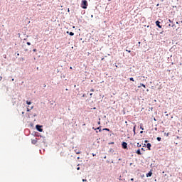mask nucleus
I'll return each instance as SVG.
<instances>
[{"label":"nucleus","mask_w":182,"mask_h":182,"mask_svg":"<svg viewBox=\"0 0 182 182\" xmlns=\"http://www.w3.org/2000/svg\"><path fill=\"white\" fill-rule=\"evenodd\" d=\"M90 97H92V96H93V93H90Z\"/></svg>","instance_id":"obj_44"},{"label":"nucleus","mask_w":182,"mask_h":182,"mask_svg":"<svg viewBox=\"0 0 182 182\" xmlns=\"http://www.w3.org/2000/svg\"><path fill=\"white\" fill-rule=\"evenodd\" d=\"M136 153L138 154V156H141V154H143V153H141V151L140 149H138L136 151Z\"/></svg>","instance_id":"obj_9"},{"label":"nucleus","mask_w":182,"mask_h":182,"mask_svg":"<svg viewBox=\"0 0 182 182\" xmlns=\"http://www.w3.org/2000/svg\"><path fill=\"white\" fill-rule=\"evenodd\" d=\"M160 23H161V22H160V21H159V20L155 21L156 26L159 28V29H161L163 28V26L161 25Z\"/></svg>","instance_id":"obj_5"},{"label":"nucleus","mask_w":182,"mask_h":182,"mask_svg":"<svg viewBox=\"0 0 182 182\" xmlns=\"http://www.w3.org/2000/svg\"><path fill=\"white\" fill-rule=\"evenodd\" d=\"M91 18H93V15L92 14L91 15Z\"/></svg>","instance_id":"obj_64"},{"label":"nucleus","mask_w":182,"mask_h":182,"mask_svg":"<svg viewBox=\"0 0 182 182\" xmlns=\"http://www.w3.org/2000/svg\"><path fill=\"white\" fill-rule=\"evenodd\" d=\"M119 181H124L125 179L122 178V176H119Z\"/></svg>","instance_id":"obj_22"},{"label":"nucleus","mask_w":182,"mask_h":182,"mask_svg":"<svg viewBox=\"0 0 182 182\" xmlns=\"http://www.w3.org/2000/svg\"><path fill=\"white\" fill-rule=\"evenodd\" d=\"M30 126H31V127H33V123H31V124H30Z\"/></svg>","instance_id":"obj_34"},{"label":"nucleus","mask_w":182,"mask_h":182,"mask_svg":"<svg viewBox=\"0 0 182 182\" xmlns=\"http://www.w3.org/2000/svg\"><path fill=\"white\" fill-rule=\"evenodd\" d=\"M139 127V129H141V130H144V127H143V123L140 124Z\"/></svg>","instance_id":"obj_16"},{"label":"nucleus","mask_w":182,"mask_h":182,"mask_svg":"<svg viewBox=\"0 0 182 182\" xmlns=\"http://www.w3.org/2000/svg\"><path fill=\"white\" fill-rule=\"evenodd\" d=\"M141 151H146V149H144V148H141Z\"/></svg>","instance_id":"obj_32"},{"label":"nucleus","mask_w":182,"mask_h":182,"mask_svg":"<svg viewBox=\"0 0 182 182\" xmlns=\"http://www.w3.org/2000/svg\"><path fill=\"white\" fill-rule=\"evenodd\" d=\"M176 139H180V136H176Z\"/></svg>","instance_id":"obj_58"},{"label":"nucleus","mask_w":182,"mask_h":182,"mask_svg":"<svg viewBox=\"0 0 182 182\" xmlns=\"http://www.w3.org/2000/svg\"><path fill=\"white\" fill-rule=\"evenodd\" d=\"M36 129L37 130V132L42 133V132H43V125L36 124Z\"/></svg>","instance_id":"obj_3"},{"label":"nucleus","mask_w":182,"mask_h":182,"mask_svg":"<svg viewBox=\"0 0 182 182\" xmlns=\"http://www.w3.org/2000/svg\"><path fill=\"white\" fill-rule=\"evenodd\" d=\"M144 143H149V140H145Z\"/></svg>","instance_id":"obj_42"},{"label":"nucleus","mask_w":182,"mask_h":182,"mask_svg":"<svg viewBox=\"0 0 182 182\" xmlns=\"http://www.w3.org/2000/svg\"><path fill=\"white\" fill-rule=\"evenodd\" d=\"M76 154H80V151L76 152Z\"/></svg>","instance_id":"obj_47"},{"label":"nucleus","mask_w":182,"mask_h":182,"mask_svg":"<svg viewBox=\"0 0 182 182\" xmlns=\"http://www.w3.org/2000/svg\"><path fill=\"white\" fill-rule=\"evenodd\" d=\"M154 130H156V132H157V127H156V128L154 129Z\"/></svg>","instance_id":"obj_62"},{"label":"nucleus","mask_w":182,"mask_h":182,"mask_svg":"<svg viewBox=\"0 0 182 182\" xmlns=\"http://www.w3.org/2000/svg\"><path fill=\"white\" fill-rule=\"evenodd\" d=\"M137 147H139V148H140V147H141V144H140V143H137Z\"/></svg>","instance_id":"obj_25"},{"label":"nucleus","mask_w":182,"mask_h":182,"mask_svg":"<svg viewBox=\"0 0 182 182\" xmlns=\"http://www.w3.org/2000/svg\"><path fill=\"white\" fill-rule=\"evenodd\" d=\"M159 33L160 35H164V31H161Z\"/></svg>","instance_id":"obj_29"},{"label":"nucleus","mask_w":182,"mask_h":182,"mask_svg":"<svg viewBox=\"0 0 182 182\" xmlns=\"http://www.w3.org/2000/svg\"><path fill=\"white\" fill-rule=\"evenodd\" d=\"M143 133H145V132H143V130L140 132V134H143Z\"/></svg>","instance_id":"obj_35"},{"label":"nucleus","mask_w":182,"mask_h":182,"mask_svg":"<svg viewBox=\"0 0 182 182\" xmlns=\"http://www.w3.org/2000/svg\"><path fill=\"white\" fill-rule=\"evenodd\" d=\"M77 170H80V167H77Z\"/></svg>","instance_id":"obj_49"},{"label":"nucleus","mask_w":182,"mask_h":182,"mask_svg":"<svg viewBox=\"0 0 182 182\" xmlns=\"http://www.w3.org/2000/svg\"><path fill=\"white\" fill-rule=\"evenodd\" d=\"M70 69H71V70H72V69H73V68L72 66H70Z\"/></svg>","instance_id":"obj_63"},{"label":"nucleus","mask_w":182,"mask_h":182,"mask_svg":"<svg viewBox=\"0 0 182 182\" xmlns=\"http://www.w3.org/2000/svg\"><path fill=\"white\" fill-rule=\"evenodd\" d=\"M171 26H172V28H173V29H176V24L172 23Z\"/></svg>","instance_id":"obj_23"},{"label":"nucleus","mask_w":182,"mask_h":182,"mask_svg":"<svg viewBox=\"0 0 182 182\" xmlns=\"http://www.w3.org/2000/svg\"><path fill=\"white\" fill-rule=\"evenodd\" d=\"M169 134H170V133H164V136H169Z\"/></svg>","instance_id":"obj_27"},{"label":"nucleus","mask_w":182,"mask_h":182,"mask_svg":"<svg viewBox=\"0 0 182 182\" xmlns=\"http://www.w3.org/2000/svg\"><path fill=\"white\" fill-rule=\"evenodd\" d=\"M26 45H28V46H31V42L28 41V42L26 43Z\"/></svg>","instance_id":"obj_28"},{"label":"nucleus","mask_w":182,"mask_h":182,"mask_svg":"<svg viewBox=\"0 0 182 182\" xmlns=\"http://www.w3.org/2000/svg\"><path fill=\"white\" fill-rule=\"evenodd\" d=\"M33 52H38V50L36 48L33 49Z\"/></svg>","instance_id":"obj_30"},{"label":"nucleus","mask_w":182,"mask_h":182,"mask_svg":"<svg viewBox=\"0 0 182 182\" xmlns=\"http://www.w3.org/2000/svg\"><path fill=\"white\" fill-rule=\"evenodd\" d=\"M68 12H70V9L69 8L68 9Z\"/></svg>","instance_id":"obj_53"},{"label":"nucleus","mask_w":182,"mask_h":182,"mask_svg":"<svg viewBox=\"0 0 182 182\" xmlns=\"http://www.w3.org/2000/svg\"><path fill=\"white\" fill-rule=\"evenodd\" d=\"M102 131L110 132V129H109V128H103Z\"/></svg>","instance_id":"obj_17"},{"label":"nucleus","mask_w":182,"mask_h":182,"mask_svg":"<svg viewBox=\"0 0 182 182\" xmlns=\"http://www.w3.org/2000/svg\"><path fill=\"white\" fill-rule=\"evenodd\" d=\"M23 41H28V38H24Z\"/></svg>","instance_id":"obj_61"},{"label":"nucleus","mask_w":182,"mask_h":182,"mask_svg":"<svg viewBox=\"0 0 182 182\" xmlns=\"http://www.w3.org/2000/svg\"><path fill=\"white\" fill-rule=\"evenodd\" d=\"M89 6V3H87V0H82L80 6L82 9H87V6Z\"/></svg>","instance_id":"obj_1"},{"label":"nucleus","mask_w":182,"mask_h":182,"mask_svg":"<svg viewBox=\"0 0 182 182\" xmlns=\"http://www.w3.org/2000/svg\"><path fill=\"white\" fill-rule=\"evenodd\" d=\"M16 56H19V53H16Z\"/></svg>","instance_id":"obj_52"},{"label":"nucleus","mask_w":182,"mask_h":182,"mask_svg":"<svg viewBox=\"0 0 182 182\" xmlns=\"http://www.w3.org/2000/svg\"><path fill=\"white\" fill-rule=\"evenodd\" d=\"M92 130H95L96 133H99V132H102V126H100L97 128L92 127Z\"/></svg>","instance_id":"obj_6"},{"label":"nucleus","mask_w":182,"mask_h":182,"mask_svg":"<svg viewBox=\"0 0 182 182\" xmlns=\"http://www.w3.org/2000/svg\"><path fill=\"white\" fill-rule=\"evenodd\" d=\"M63 79H65V77H66V75H63Z\"/></svg>","instance_id":"obj_57"},{"label":"nucleus","mask_w":182,"mask_h":182,"mask_svg":"<svg viewBox=\"0 0 182 182\" xmlns=\"http://www.w3.org/2000/svg\"><path fill=\"white\" fill-rule=\"evenodd\" d=\"M32 144H36L38 143V139L31 140Z\"/></svg>","instance_id":"obj_11"},{"label":"nucleus","mask_w":182,"mask_h":182,"mask_svg":"<svg viewBox=\"0 0 182 182\" xmlns=\"http://www.w3.org/2000/svg\"><path fill=\"white\" fill-rule=\"evenodd\" d=\"M154 122H157V119H156V117H154Z\"/></svg>","instance_id":"obj_48"},{"label":"nucleus","mask_w":182,"mask_h":182,"mask_svg":"<svg viewBox=\"0 0 182 182\" xmlns=\"http://www.w3.org/2000/svg\"><path fill=\"white\" fill-rule=\"evenodd\" d=\"M144 87V89H146V85H144V83H141L139 86H138V87Z\"/></svg>","instance_id":"obj_15"},{"label":"nucleus","mask_w":182,"mask_h":182,"mask_svg":"<svg viewBox=\"0 0 182 182\" xmlns=\"http://www.w3.org/2000/svg\"><path fill=\"white\" fill-rule=\"evenodd\" d=\"M131 82H134V78L133 77H129Z\"/></svg>","instance_id":"obj_20"},{"label":"nucleus","mask_w":182,"mask_h":182,"mask_svg":"<svg viewBox=\"0 0 182 182\" xmlns=\"http://www.w3.org/2000/svg\"><path fill=\"white\" fill-rule=\"evenodd\" d=\"M85 13V10L82 11V14H84Z\"/></svg>","instance_id":"obj_46"},{"label":"nucleus","mask_w":182,"mask_h":182,"mask_svg":"<svg viewBox=\"0 0 182 182\" xmlns=\"http://www.w3.org/2000/svg\"><path fill=\"white\" fill-rule=\"evenodd\" d=\"M177 49V46L173 45L172 48H170V52H173V50H176Z\"/></svg>","instance_id":"obj_7"},{"label":"nucleus","mask_w":182,"mask_h":182,"mask_svg":"<svg viewBox=\"0 0 182 182\" xmlns=\"http://www.w3.org/2000/svg\"><path fill=\"white\" fill-rule=\"evenodd\" d=\"M82 97H86V94H83Z\"/></svg>","instance_id":"obj_40"},{"label":"nucleus","mask_w":182,"mask_h":182,"mask_svg":"<svg viewBox=\"0 0 182 182\" xmlns=\"http://www.w3.org/2000/svg\"><path fill=\"white\" fill-rule=\"evenodd\" d=\"M90 92H95V89L92 88V89L90 90Z\"/></svg>","instance_id":"obj_37"},{"label":"nucleus","mask_w":182,"mask_h":182,"mask_svg":"<svg viewBox=\"0 0 182 182\" xmlns=\"http://www.w3.org/2000/svg\"><path fill=\"white\" fill-rule=\"evenodd\" d=\"M92 154V156H93V157H95V156H97V153H92V154Z\"/></svg>","instance_id":"obj_26"},{"label":"nucleus","mask_w":182,"mask_h":182,"mask_svg":"<svg viewBox=\"0 0 182 182\" xmlns=\"http://www.w3.org/2000/svg\"><path fill=\"white\" fill-rule=\"evenodd\" d=\"M2 80V76H0V81Z\"/></svg>","instance_id":"obj_54"},{"label":"nucleus","mask_w":182,"mask_h":182,"mask_svg":"<svg viewBox=\"0 0 182 182\" xmlns=\"http://www.w3.org/2000/svg\"><path fill=\"white\" fill-rule=\"evenodd\" d=\"M125 50H126V52H128V53H132V50H130L126 49Z\"/></svg>","instance_id":"obj_24"},{"label":"nucleus","mask_w":182,"mask_h":182,"mask_svg":"<svg viewBox=\"0 0 182 182\" xmlns=\"http://www.w3.org/2000/svg\"><path fill=\"white\" fill-rule=\"evenodd\" d=\"M97 124H100V121H99V122H97Z\"/></svg>","instance_id":"obj_60"},{"label":"nucleus","mask_w":182,"mask_h":182,"mask_svg":"<svg viewBox=\"0 0 182 182\" xmlns=\"http://www.w3.org/2000/svg\"><path fill=\"white\" fill-rule=\"evenodd\" d=\"M108 144H109V145H110V144H114V142H109Z\"/></svg>","instance_id":"obj_33"},{"label":"nucleus","mask_w":182,"mask_h":182,"mask_svg":"<svg viewBox=\"0 0 182 182\" xmlns=\"http://www.w3.org/2000/svg\"><path fill=\"white\" fill-rule=\"evenodd\" d=\"M33 136H34V137H42L43 138V143H45V141H46V139L45 136H42L41 134V133L38 132H33V134H32Z\"/></svg>","instance_id":"obj_2"},{"label":"nucleus","mask_w":182,"mask_h":182,"mask_svg":"<svg viewBox=\"0 0 182 182\" xmlns=\"http://www.w3.org/2000/svg\"><path fill=\"white\" fill-rule=\"evenodd\" d=\"M156 6H160V4H156Z\"/></svg>","instance_id":"obj_55"},{"label":"nucleus","mask_w":182,"mask_h":182,"mask_svg":"<svg viewBox=\"0 0 182 182\" xmlns=\"http://www.w3.org/2000/svg\"><path fill=\"white\" fill-rule=\"evenodd\" d=\"M26 105H28V106H31V105H32V102H31V101H29V100L26 101Z\"/></svg>","instance_id":"obj_14"},{"label":"nucleus","mask_w":182,"mask_h":182,"mask_svg":"<svg viewBox=\"0 0 182 182\" xmlns=\"http://www.w3.org/2000/svg\"><path fill=\"white\" fill-rule=\"evenodd\" d=\"M121 146L124 150H129V148L127 147V142L126 141H122L121 144Z\"/></svg>","instance_id":"obj_4"},{"label":"nucleus","mask_w":182,"mask_h":182,"mask_svg":"<svg viewBox=\"0 0 182 182\" xmlns=\"http://www.w3.org/2000/svg\"><path fill=\"white\" fill-rule=\"evenodd\" d=\"M156 140H157L158 141H161V137L158 136V137L156 138Z\"/></svg>","instance_id":"obj_19"},{"label":"nucleus","mask_w":182,"mask_h":182,"mask_svg":"<svg viewBox=\"0 0 182 182\" xmlns=\"http://www.w3.org/2000/svg\"><path fill=\"white\" fill-rule=\"evenodd\" d=\"M129 166H133V163H130V164H129Z\"/></svg>","instance_id":"obj_56"},{"label":"nucleus","mask_w":182,"mask_h":182,"mask_svg":"<svg viewBox=\"0 0 182 182\" xmlns=\"http://www.w3.org/2000/svg\"><path fill=\"white\" fill-rule=\"evenodd\" d=\"M130 181H134V178H132L130 179Z\"/></svg>","instance_id":"obj_43"},{"label":"nucleus","mask_w":182,"mask_h":182,"mask_svg":"<svg viewBox=\"0 0 182 182\" xmlns=\"http://www.w3.org/2000/svg\"><path fill=\"white\" fill-rule=\"evenodd\" d=\"M66 33H68V35H70V36H75V33L72 32V31H67Z\"/></svg>","instance_id":"obj_12"},{"label":"nucleus","mask_w":182,"mask_h":182,"mask_svg":"<svg viewBox=\"0 0 182 182\" xmlns=\"http://www.w3.org/2000/svg\"><path fill=\"white\" fill-rule=\"evenodd\" d=\"M168 21L170 23H173V21H171V19H168Z\"/></svg>","instance_id":"obj_31"},{"label":"nucleus","mask_w":182,"mask_h":182,"mask_svg":"<svg viewBox=\"0 0 182 182\" xmlns=\"http://www.w3.org/2000/svg\"><path fill=\"white\" fill-rule=\"evenodd\" d=\"M109 153H114V150L112 148H110Z\"/></svg>","instance_id":"obj_18"},{"label":"nucleus","mask_w":182,"mask_h":182,"mask_svg":"<svg viewBox=\"0 0 182 182\" xmlns=\"http://www.w3.org/2000/svg\"><path fill=\"white\" fill-rule=\"evenodd\" d=\"M27 112H31V109L27 108Z\"/></svg>","instance_id":"obj_41"},{"label":"nucleus","mask_w":182,"mask_h":182,"mask_svg":"<svg viewBox=\"0 0 182 182\" xmlns=\"http://www.w3.org/2000/svg\"><path fill=\"white\" fill-rule=\"evenodd\" d=\"M86 181H87V179H82V182H86Z\"/></svg>","instance_id":"obj_36"},{"label":"nucleus","mask_w":182,"mask_h":182,"mask_svg":"<svg viewBox=\"0 0 182 182\" xmlns=\"http://www.w3.org/2000/svg\"><path fill=\"white\" fill-rule=\"evenodd\" d=\"M150 167H151V168H153V167H154V166H153V164H151Z\"/></svg>","instance_id":"obj_38"},{"label":"nucleus","mask_w":182,"mask_h":182,"mask_svg":"<svg viewBox=\"0 0 182 182\" xmlns=\"http://www.w3.org/2000/svg\"><path fill=\"white\" fill-rule=\"evenodd\" d=\"M118 160H119V161H122V159H120V158Z\"/></svg>","instance_id":"obj_59"},{"label":"nucleus","mask_w":182,"mask_h":182,"mask_svg":"<svg viewBox=\"0 0 182 182\" xmlns=\"http://www.w3.org/2000/svg\"><path fill=\"white\" fill-rule=\"evenodd\" d=\"M33 109V106L31 107L30 110H32Z\"/></svg>","instance_id":"obj_51"},{"label":"nucleus","mask_w":182,"mask_h":182,"mask_svg":"<svg viewBox=\"0 0 182 182\" xmlns=\"http://www.w3.org/2000/svg\"><path fill=\"white\" fill-rule=\"evenodd\" d=\"M146 147L148 150H151V143H147L146 144Z\"/></svg>","instance_id":"obj_10"},{"label":"nucleus","mask_w":182,"mask_h":182,"mask_svg":"<svg viewBox=\"0 0 182 182\" xmlns=\"http://www.w3.org/2000/svg\"><path fill=\"white\" fill-rule=\"evenodd\" d=\"M96 107H94L93 108H92V110H96Z\"/></svg>","instance_id":"obj_39"},{"label":"nucleus","mask_w":182,"mask_h":182,"mask_svg":"<svg viewBox=\"0 0 182 182\" xmlns=\"http://www.w3.org/2000/svg\"><path fill=\"white\" fill-rule=\"evenodd\" d=\"M143 147H146V144H144Z\"/></svg>","instance_id":"obj_45"},{"label":"nucleus","mask_w":182,"mask_h":182,"mask_svg":"<svg viewBox=\"0 0 182 182\" xmlns=\"http://www.w3.org/2000/svg\"><path fill=\"white\" fill-rule=\"evenodd\" d=\"M151 176H153V172L151 170L146 173V177H151Z\"/></svg>","instance_id":"obj_8"},{"label":"nucleus","mask_w":182,"mask_h":182,"mask_svg":"<svg viewBox=\"0 0 182 182\" xmlns=\"http://www.w3.org/2000/svg\"><path fill=\"white\" fill-rule=\"evenodd\" d=\"M106 163H110V161L107 160V161H106Z\"/></svg>","instance_id":"obj_50"},{"label":"nucleus","mask_w":182,"mask_h":182,"mask_svg":"<svg viewBox=\"0 0 182 182\" xmlns=\"http://www.w3.org/2000/svg\"><path fill=\"white\" fill-rule=\"evenodd\" d=\"M136 127H137V125H134L133 127L134 136H136Z\"/></svg>","instance_id":"obj_13"},{"label":"nucleus","mask_w":182,"mask_h":182,"mask_svg":"<svg viewBox=\"0 0 182 182\" xmlns=\"http://www.w3.org/2000/svg\"><path fill=\"white\" fill-rule=\"evenodd\" d=\"M140 45H141V42L139 41L138 44H136V46H138V48H140Z\"/></svg>","instance_id":"obj_21"}]
</instances>
